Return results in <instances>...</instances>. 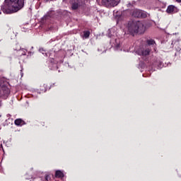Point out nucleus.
Returning <instances> with one entry per match:
<instances>
[{
	"label": "nucleus",
	"instance_id": "1",
	"mask_svg": "<svg viewBox=\"0 0 181 181\" xmlns=\"http://www.w3.org/2000/svg\"><path fill=\"white\" fill-rule=\"evenodd\" d=\"M25 6V0H5L1 6V11L4 13L11 15L19 12Z\"/></svg>",
	"mask_w": 181,
	"mask_h": 181
},
{
	"label": "nucleus",
	"instance_id": "2",
	"mask_svg": "<svg viewBox=\"0 0 181 181\" xmlns=\"http://www.w3.org/2000/svg\"><path fill=\"white\" fill-rule=\"evenodd\" d=\"M127 29L130 35H135V33L142 35V33H145V30H146V28L144 25V23L141 21L129 22Z\"/></svg>",
	"mask_w": 181,
	"mask_h": 181
},
{
	"label": "nucleus",
	"instance_id": "3",
	"mask_svg": "<svg viewBox=\"0 0 181 181\" xmlns=\"http://www.w3.org/2000/svg\"><path fill=\"white\" fill-rule=\"evenodd\" d=\"M6 82L4 81V79L0 78V97H8L11 90L6 86Z\"/></svg>",
	"mask_w": 181,
	"mask_h": 181
},
{
	"label": "nucleus",
	"instance_id": "4",
	"mask_svg": "<svg viewBox=\"0 0 181 181\" xmlns=\"http://www.w3.org/2000/svg\"><path fill=\"white\" fill-rule=\"evenodd\" d=\"M102 4L106 8H114L119 4V0H102Z\"/></svg>",
	"mask_w": 181,
	"mask_h": 181
},
{
	"label": "nucleus",
	"instance_id": "5",
	"mask_svg": "<svg viewBox=\"0 0 181 181\" xmlns=\"http://www.w3.org/2000/svg\"><path fill=\"white\" fill-rule=\"evenodd\" d=\"M132 16L134 18H146V13L139 9H134L132 11Z\"/></svg>",
	"mask_w": 181,
	"mask_h": 181
},
{
	"label": "nucleus",
	"instance_id": "6",
	"mask_svg": "<svg viewBox=\"0 0 181 181\" xmlns=\"http://www.w3.org/2000/svg\"><path fill=\"white\" fill-rule=\"evenodd\" d=\"M151 53V49L146 45L144 48H141L137 51V54L139 56H148Z\"/></svg>",
	"mask_w": 181,
	"mask_h": 181
},
{
	"label": "nucleus",
	"instance_id": "7",
	"mask_svg": "<svg viewBox=\"0 0 181 181\" xmlns=\"http://www.w3.org/2000/svg\"><path fill=\"white\" fill-rule=\"evenodd\" d=\"M166 12L168 13H175V12H177V8L173 5L168 6Z\"/></svg>",
	"mask_w": 181,
	"mask_h": 181
},
{
	"label": "nucleus",
	"instance_id": "8",
	"mask_svg": "<svg viewBox=\"0 0 181 181\" xmlns=\"http://www.w3.org/2000/svg\"><path fill=\"white\" fill-rule=\"evenodd\" d=\"M14 124L17 125V127H22V125H25V121L22 119H17L15 120Z\"/></svg>",
	"mask_w": 181,
	"mask_h": 181
},
{
	"label": "nucleus",
	"instance_id": "9",
	"mask_svg": "<svg viewBox=\"0 0 181 181\" xmlns=\"http://www.w3.org/2000/svg\"><path fill=\"white\" fill-rule=\"evenodd\" d=\"M81 0H75L74 3L72 4V9L76 10L78 9V7L80 6V2Z\"/></svg>",
	"mask_w": 181,
	"mask_h": 181
},
{
	"label": "nucleus",
	"instance_id": "10",
	"mask_svg": "<svg viewBox=\"0 0 181 181\" xmlns=\"http://www.w3.org/2000/svg\"><path fill=\"white\" fill-rule=\"evenodd\" d=\"M40 90L42 93H46V91H47V84H46V83H41V85L40 86Z\"/></svg>",
	"mask_w": 181,
	"mask_h": 181
},
{
	"label": "nucleus",
	"instance_id": "11",
	"mask_svg": "<svg viewBox=\"0 0 181 181\" xmlns=\"http://www.w3.org/2000/svg\"><path fill=\"white\" fill-rule=\"evenodd\" d=\"M55 176L57 177H63L64 176V175L63 174V173L60 170H57L55 173Z\"/></svg>",
	"mask_w": 181,
	"mask_h": 181
},
{
	"label": "nucleus",
	"instance_id": "12",
	"mask_svg": "<svg viewBox=\"0 0 181 181\" xmlns=\"http://www.w3.org/2000/svg\"><path fill=\"white\" fill-rule=\"evenodd\" d=\"M88 37H90V31H83V38L88 39Z\"/></svg>",
	"mask_w": 181,
	"mask_h": 181
},
{
	"label": "nucleus",
	"instance_id": "13",
	"mask_svg": "<svg viewBox=\"0 0 181 181\" xmlns=\"http://www.w3.org/2000/svg\"><path fill=\"white\" fill-rule=\"evenodd\" d=\"M147 45H148V46H151V45H155V40H147Z\"/></svg>",
	"mask_w": 181,
	"mask_h": 181
},
{
	"label": "nucleus",
	"instance_id": "14",
	"mask_svg": "<svg viewBox=\"0 0 181 181\" xmlns=\"http://www.w3.org/2000/svg\"><path fill=\"white\" fill-rule=\"evenodd\" d=\"M45 180L46 181H51L52 178H50V175H46L45 176Z\"/></svg>",
	"mask_w": 181,
	"mask_h": 181
},
{
	"label": "nucleus",
	"instance_id": "15",
	"mask_svg": "<svg viewBox=\"0 0 181 181\" xmlns=\"http://www.w3.org/2000/svg\"><path fill=\"white\" fill-rule=\"evenodd\" d=\"M176 2H177L178 4H180L181 3V0H175Z\"/></svg>",
	"mask_w": 181,
	"mask_h": 181
},
{
	"label": "nucleus",
	"instance_id": "16",
	"mask_svg": "<svg viewBox=\"0 0 181 181\" xmlns=\"http://www.w3.org/2000/svg\"><path fill=\"white\" fill-rule=\"evenodd\" d=\"M2 13V12L1 11H0V15Z\"/></svg>",
	"mask_w": 181,
	"mask_h": 181
}]
</instances>
